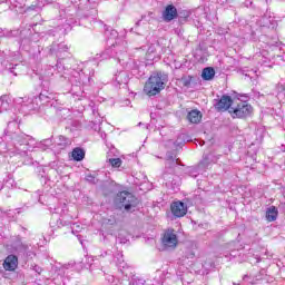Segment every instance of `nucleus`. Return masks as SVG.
<instances>
[{
  "mask_svg": "<svg viewBox=\"0 0 285 285\" xmlns=\"http://www.w3.org/2000/svg\"><path fill=\"white\" fill-rule=\"evenodd\" d=\"M177 7L174 4H168L165 10L163 11V19L167 23H170L173 19H177Z\"/></svg>",
  "mask_w": 285,
  "mask_h": 285,
  "instance_id": "11",
  "label": "nucleus"
},
{
  "mask_svg": "<svg viewBox=\"0 0 285 285\" xmlns=\"http://www.w3.org/2000/svg\"><path fill=\"white\" fill-rule=\"evenodd\" d=\"M112 48H114V52H116V55H117L118 61H121V56H119V52H126V48H124L121 50V47H119V45H117V42H116V45L112 43Z\"/></svg>",
  "mask_w": 285,
  "mask_h": 285,
  "instance_id": "24",
  "label": "nucleus"
},
{
  "mask_svg": "<svg viewBox=\"0 0 285 285\" xmlns=\"http://www.w3.org/2000/svg\"><path fill=\"white\" fill-rule=\"evenodd\" d=\"M42 146H46L47 148L52 146V139H46L42 141Z\"/></svg>",
  "mask_w": 285,
  "mask_h": 285,
  "instance_id": "32",
  "label": "nucleus"
},
{
  "mask_svg": "<svg viewBox=\"0 0 285 285\" xmlns=\"http://www.w3.org/2000/svg\"><path fill=\"white\" fill-rule=\"evenodd\" d=\"M185 86H188V82H185Z\"/></svg>",
  "mask_w": 285,
  "mask_h": 285,
  "instance_id": "49",
  "label": "nucleus"
},
{
  "mask_svg": "<svg viewBox=\"0 0 285 285\" xmlns=\"http://www.w3.org/2000/svg\"><path fill=\"white\" fill-rule=\"evenodd\" d=\"M94 6H97L99 3V0H92Z\"/></svg>",
  "mask_w": 285,
  "mask_h": 285,
  "instance_id": "39",
  "label": "nucleus"
},
{
  "mask_svg": "<svg viewBox=\"0 0 285 285\" xmlns=\"http://www.w3.org/2000/svg\"><path fill=\"white\" fill-rule=\"evenodd\" d=\"M237 285H242V284H237Z\"/></svg>",
  "mask_w": 285,
  "mask_h": 285,
  "instance_id": "51",
  "label": "nucleus"
},
{
  "mask_svg": "<svg viewBox=\"0 0 285 285\" xmlns=\"http://www.w3.org/2000/svg\"><path fill=\"white\" fill-rule=\"evenodd\" d=\"M171 213L174 217H184L188 213V207L183 202H175L171 204Z\"/></svg>",
  "mask_w": 285,
  "mask_h": 285,
  "instance_id": "9",
  "label": "nucleus"
},
{
  "mask_svg": "<svg viewBox=\"0 0 285 285\" xmlns=\"http://www.w3.org/2000/svg\"><path fill=\"white\" fill-rule=\"evenodd\" d=\"M167 186H171L173 188H179L181 181L179 180V176L171 175V179L167 180Z\"/></svg>",
  "mask_w": 285,
  "mask_h": 285,
  "instance_id": "21",
  "label": "nucleus"
},
{
  "mask_svg": "<svg viewBox=\"0 0 285 285\" xmlns=\"http://www.w3.org/2000/svg\"><path fill=\"white\" fill-rule=\"evenodd\" d=\"M189 175H190V177H198V175H199V166L198 167H191L190 169H189Z\"/></svg>",
  "mask_w": 285,
  "mask_h": 285,
  "instance_id": "27",
  "label": "nucleus"
},
{
  "mask_svg": "<svg viewBox=\"0 0 285 285\" xmlns=\"http://www.w3.org/2000/svg\"><path fill=\"white\" fill-rule=\"evenodd\" d=\"M68 50H69L68 45L61 42L59 45L51 46L49 49V52L51 55H55L56 52V57H58V59H65V57H68V55H70Z\"/></svg>",
  "mask_w": 285,
  "mask_h": 285,
  "instance_id": "8",
  "label": "nucleus"
},
{
  "mask_svg": "<svg viewBox=\"0 0 285 285\" xmlns=\"http://www.w3.org/2000/svg\"><path fill=\"white\" fill-rule=\"evenodd\" d=\"M187 119L188 121H190V124H199V121H202V111L197 109L189 111L187 115Z\"/></svg>",
  "mask_w": 285,
  "mask_h": 285,
  "instance_id": "15",
  "label": "nucleus"
},
{
  "mask_svg": "<svg viewBox=\"0 0 285 285\" xmlns=\"http://www.w3.org/2000/svg\"><path fill=\"white\" fill-rule=\"evenodd\" d=\"M16 250H18L19 253H26V250H28V245L23 243L16 244Z\"/></svg>",
  "mask_w": 285,
  "mask_h": 285,
  "instance_id": "26",
  "label": "nucleus"
},
{
  "mask_svg": "<svg viewBox=\"0 0 285 285\" xmlns=\"http://www.w3.org/2000/svg\"><path fill=\"white\" fill-rule=\"evenodd\" d=\"M92 12H94L95 14H97V10L92 9Z\"/></svg>",
  "mask_w": 285,
  "mask_h": 285,
  "instance_id": "48",
  "label": "nucleus"
},
{
  "mask_svg": "<svg viewBox=\"0 0 285 285\" xmlns=\"http://www.w3.org/2000/svg\"><path fill=\"white\" fill-rule=\"evenodd\" d=\"M107 164H109L111 168H121V164H124V161L121 158H107Z\"/></svg>",
  "mask_w": 285,
  "mask_h": 285,
  "instance_id": "22",
  "label": "nucleus"
},
{
  "mask_svg": "<svg viewBox=\"0 0 285 285\" xmlns=\"http://www.w3.org/2000/svg\"><path fill=\"white\" fill-rule=\"evenodd\" d=\"M72 233H79L81 230V225H77V223H75L71 227Z\"/></svg>",
  "mask_w": 285,
  "mask_h": 285,
  "instance_id": "30",
  "label": "nucleus"
},
{
  "mask_svg": "<svg viewBox=\"0 0 285 285\" xmlns=\"http://www.w3.org/2000/svg\"><path fill=\"white\" fill-rule=\"evenodd\" d=\"M168 77L161 73H155L149 77L148 81L145 83L144 92L148 95V97H155V95H159L161 90L166 88V81Z\"/></svg>",
  "mask_w": 285,
  "mask_h": 285,
  "instance_id": "2",
  "label": "nucleus"
},
{
  "mask_svg": "<svg viewBox=\"0 0 285 285\" xmlns=\"http://www.w3.org/2000/svg\"><path fill=\"white\" fill-rule=\"evenodd\" d=\"M38 99H39L40 101H46V99H48V96H46L45 94H40L39 97H38Z\"/></svg>",
  "mask_w": 285,
  "mask_h": 285,
  "instance_id": "34",
  "label": "nucleus"
},
{
  "mask_svg": "<svg viewBox=\"0 0 285 285\" xmlns=\"http://www.w3.org/2000/svg\"><path fill=\"white\" fill-rule=\"evenodd\" d=\"M243 279H244V282H246V279H248V275H244Z\"/></svg>",
  "mask_w": 285,
  "mask_h": 285,
  "instance_id": "42",
  "label": "nucleus"
},
{
  "mask_svg": "<svg viewBox=\"0 0 285 285\" xmlns=\"http://www.w3.org/2000/svg\"><path fill=\"white\" fill-rule=\"evenodd\" d=\"M88 2L90 3V0H88Z\"/></svg>",
  "mask_w": 285,
  "mask_h": 285,
  "instance_id": "50",
  "label": "nucleus"
},
{
  "mask_svg": "<svg viewBox=\"0 0 285 285\" xmlns=\"http://www.w3.org/2000/svg\"><path fill=\"white\" fill-rule=\"evenodd\" d=\"M17 266H19V258L16 255H9L3 262L4 271H17Z\"/></svg>",
  "mask_w": 285,
  "mask_h": 285,
  "instance_id": "12",
  "label": "nucleus"
},
{
  "mask_svg": "<svg viewBox=\"0 0 285 285\" xmlns=\"http://www.w3.org/2000/svg\"><path fill=\"white\" fill-rule=\"evenodd\" d=\"M57 146H59L61 150H65V148H68V146H72V140H70L68 137L59 136Z\"/></svg>",
  "mask_w": 285,
  "mask_h": 285,
  "instance_id": "18",
  "label": "nucleus"
},
{
  "mask_svg": "<svg viewBox=\"0 0 285 285\" xmlns=\"http://www.w3.org/2000/svg\"><path fill=\"white\" fill-rule=\"evenodd\" d=\"M138 282H139L141 285H144V284L146 283V281H144V279H138Z\"/></svg>",
  "mask_w": 285,
  "mask_h": 285,
  "instance_id": "40",
  "label": "nucleus"
},
{
  "mask_svg": "<svg viewBox=\"0 0 285 285\" xmlns=\"http://www.w3.org/2000/svg\"><path fill=\"white\" fill-rule=\"evenodd\" d=\"M76 14L77 8H75V6L60 10V17L61 19H66L68 26H75V23H77V20L75 19Z\"/></svg>",
  "mask_w": 285,
  "mask_h": 285,
  "instance_id": "6",
  "label": "nucleus"
},
{
  "mask_svg": "<svg viewBox=\"0 0 285 285\" xmlns=\"http://www.w3.org/2000/svg\"><path fill=\"white\" fill-rule=\"evenodd\" d=\"M60 224H62V226H69L70 225V223L69 222H62V220H60Z\"/></svg>",
  "mask_w": 285,
  "mask_h": 285,
  "instance_id": "38",
  "label": "nucleus"
},
{
  "mask_svg": "<svg viewBox=\"0 0 285 285\" xmlns=\"http://www.w3.org/2000/svg\"><path fill=\"white\" fill-rule=\"evenodd\" d=\"M202 78L204 81H212V79H215V69L213 67H207L203 69Z\"/></svg>",
  "mask_w": 285,
  "mask_h": 285,
  "instance_id": "16",
  "label": "nucleus"
},
{
  "mask_svg": "<svg viewBox=\"0 0 285 285\" xmlns=\"http://www.w3.org/2000/svg\"><path fill=\"white\" fill-rule=\"evenodd\" d=\"M233 104H235V99L230 98V96H223L215 106L217 110H228L230 112Z\"/></svg>",
  "mask_w": 285,
  "mask_h": 285,
  "instance_id": "10",
  "label": "nucleus"
},
{
  "mask_svg": "<svg viewBox=\"0 0 285 285\" xmlns=\"http://www.w3.org/2000/svg\"><path fill=\"white\" fill-rule=\"evenodd\" d=\"M116 204L119 205V208H125L127 213H131L139 205V199L129 191H120L116 196Z\"/></svg>",
  "mask_w": 285,
  "mask_h": 285,
  "instance_id": "4",
  "label": "nucleus"
},
{
  "mask_svg": "<svg viewBox=\"0 0 285 285\" xmlns=\"http://www.w3.org/2000/svg\"><path fill=\"white\" fill-rule=\"evenodd\" d=\"M0 190H3V184L0 183Z\"/></svg>",
  "mask_w": 285,
  "mask_h": 285,
  "instance_id": "45",
  "label": "nucleus"
},
{
  "mask_svg": "<svg viewBox=\"0 0 285 285\" xmlns=\"http://www.w3.org/2000/svg\"><path fill=\"white\" fill-rule=\"evenodd\" d=\"M122 258H124V255L118 254L117 261H116V264H117L118 268H126V264L124 263Z\"/></svg>",
  "mask_w": 285,
  "mask_h": 285,
  "instance_id": "25",
  "label": "nucleus"
},
{
  "mask_svg": "<svg viewBox=\"0 0 285 285\" xmlns=\"http://www.w3.org/2000/svg\"><path fill=\"white\" fill-rule=\"evenodd\" d=\"M117 37H119V32H117V30L112 29L110 31V39H117Z\"/></svg>",
  "mask_w": 285,
  "mask_h": 285,
  "instance_id": "31",
  "label": "nucleus"
},
{
  "mask_svg": "<svg viewBox=\"0 0 285 285\" xmlns=\"http://www.w3.org/2000/svg\"><path fill=\"white\" fill-rule=\"evenodd\" d=\"M12 6L16 10V12H23V9L26 8V0H13Z\"/></svg>",
  "mask_w": 285,
  "mask_h": 285,
  "instance_id": "20",
  "label": "nucleus"
},
{
  "mask_svg": "<svg viewBox=\"0 0 285 285\" xmlns=\"http://www.w3.org/2000/svg\"><path fill=\"white\" fill-rule=\"evenodd\" d=\"M17 244H23V243L21 242V237H17L16 240L13 242L14 248H17Z\"/></svg>",
  "mask_w": 285,
  "mask_h": 285,
  "instance_id": "35",
  "label": "nucleus"
},
{
  "mask_svg": "<svg viewBox=\"0 0 285 285\" xmlns=\"http://www.w3.org/2000/svg\"><path fill=\"white\" fill-rule=\"evenodd\" d=\"M266 218L268 222H275V219H277V209L275 207L268 208Z\"/></svg>",
  "mask_w": 285,
  "mask_h": 285,
  "instance_id": "23",
  "label": "nucleus"
},
{
  "mask_svg": "<svg viewBox=\"0 0 285 285\" xmlns=\"http://www.w3.org/2000/svg\"><path fill=\"white\" fill-rule=\"evenodd\" d=\"M71 157L75 161H83L86 151L79 147H76L71 153Z\"/></svg>",
  "mask_w": 285,
  "mask_h": 285,
  "instance_id": "17",
  "label": "nucleus"
},
{
  "mask_svg": "<svg viewBox=\"0 0 285 285\" xmlns=\"http://www.w3.org/2000/svg\"><path fill=\"white\" fill-rule=\"evenodd\" d=\"M43 3L46 6H50V3H55V0H43Z\"/></svg>",
  "mask_w": 285,
  "mask_h": 285,
  "instance_id": "37",
  "label": "nucleus"
},
{
  "mask_svg": "<svg viewBox=\"0 0 285 285\" xmlns=\"http://www.w3.org/2000/svg\"><path fill=\"white\" fill-rule=\"evenodd\" d=\"M12 184H14V180L12 178H9L8 180H6L7 188H10V186H12Z\"/></svg>",
  "mask_w": 285,
  "mask_h": 285,
  "instance_id": "33",
  "label": "nucleus"
},
{
  "mask_svg": "<svg viewBox=\"0 0 285 285\" xmlns=\"http://www.w3.org/2000/svg\"><path fill=\"white\" fill-rule=\"evenodd\" d=\"M0 3H8V0H0Z\"/></svg>",
  "mask_w": 285,
  "mask_h": 285,
  "instance_id": "43",
  "label": "nucleus"
},
{
  "mask_svg": "<svg viewBox=\"0 0 285 285\" xmlns=\"http://www.w3.org/2000/svg\"><path fill=\"white\" fill-rule=\"evenodd\" d=\"M163 177H164V179H168V175L167 174L163 175Z\"/></svg>",
  "mask_w": 285,
  "mask_h": 285,
  "instance_id": "44",
  "label": "nucleus"
},
{
  "mask_svg": "<svg viewBox=\"0 0 285 285\" xmlns=\"http://www.w3.org/2000/svg\"><path fill=\"white\" fill-rule=\"evenodd\" d=\"M120 244H126V239L120 240Z\"/></svg>",
  "mask_w": 285,
  "mask_h": 285,
  "instance_id": "46",
  "label": "nucleus"
},
{
  "mask_svg": "<svg viewBox=\"0 0 285 285\" xmlns=\"http://www.w3.org/2000/svg\"><path fill=\"white\" fill-rule=\"evenodd\" d=\"M30 10H33L35 12H37V10H39V7L37 4H31L27 7L26 10H23V12H30Z\"/></svg>",
  "mask_w": 285,
  "mask_h": 285,
  "instance_id": "28",
  "label": "nucleus"
},
{
  "mask_svg": "<svg viewBox=\"0 0 285 285\" xmlns=\"http://www.w3.org/2000/svg\"><path fill=\"white\" fill-rule=\"evenodd\" d=\"M166 159V168L173 169L175 166H179V159H175L171 153H167Z\"/></svg>",
  "mask_w": 285,
  "mask_h": 285,
  "instance_id": "19",
  "label": "nucleus"
},
{
  "mask_svg": "<svg viewBox=\"0 0 285 285\" xmlns=\"http://www.w3.org/2000/svg\"><path fill=\"white\" fill-rule=\"evenodd\" d=\"M39 98H18L16 99V104H20L22 108H26L29 110V112H32V110H38L39 109Z\"/></svg>",
  "mask_w": 285,
  "mask_h": 285,
  "instance_id": "7",
  "label": "nucleus"
},
{
  "mask_svg": "<svg viewBox=\"0 0 285 285\" xmlns=\"http://www.w3.org/2000/svg\"><path fill=\"white\" fill-rule=\"evenodd\" d=\"M232 257H237V254H235V252L230 253Z\"/></svg>",
  "mask_w": 285,
  "mask_h": 285,
  "instance_id": "41",
  "label": "nucleus"
},
{
  "mask_svg": "<svg viewBox=\"0 0 285 285\" xmlns=\"http://www.w3.org/2000/svg\"><path fill=\"white\" fill-rule=\"evenodd\" d=\"M88 178H89V179H95V177H92L91 175H90V176H88Z\"/></svg>",
  "mask_w": 285,
  "mask_h": 285,
  "instance_id": "47",
  "label": "nucleus"
},
{
  "mask_svg": "<svg viewBox=\"0 0 285 285\" xmlns=\"http://www.w3.org/2000/svg\"><path fill=\"white\" fill-rule=\"evenodd\" d=\"M163 246L165 248H176L178 244L177 233H175V229H167L163 236Z\"/></svg>",
  "mask_w": 285,
  "mask_h": 285,
  "instance_id": "5",
  "label": "nucleus"
},
{
  "mask_svg": "<svg viewBox=\"0 0 285 285\" xmlns=\"http://www.w3.org/2000/svg\"><path fill=\"white\" fill-rule=\"evenodd\" d=\"M12 107V99H10V96L3 95L0 97V114L7 112V110H10Z\"/></svg>",
  "mask_w": 285,
  "mask_h": 285,
  "instance_id": "13",
  "label": "nucleus"
},
{
  "mask_svg": "<svg viewBox=\"0 0 285 285\" xmlns=\"http://www.w3.org/2000/svg\"><path fill=\"white\" fill-rule=\"evenodd\" d=\"M52 70H55V67H51L49 71H47L45 75L46 77H52Z\"/></svg>",
  "mask_w": 285,
  "mask_h": 285,
  "instance_id": "36",
  "label": "nucleus"
},
{
  "mask_svg": "<svg viewBox=\"0 0 285 285\" xmlns=\"http://www.w3.org/2000/svg\"><path fill=\"white\" fill-rule=\"evenodd\" d=\"M17 128V122H9L4 135L0 138V155L11 153L26 157L30 150V141H35L32 136L26 135Z\"/></svg>",
  "mask_w": 285,
  "mask_h": 285,
  "instance_id": "1",
  "label": "nucleus"
},
{
  "mask_svg": "<svg viewBox=\"0 0 285 285\" xmlns=\"http://www.w3.org/2000/svg\"><path fill=\"white\" fill-rule=\"evenodd\" d=\"M253 112V106L240 99H235L233 106L229 108V115L233 119H245Z\"/></svg>",
  "mask_w": 285,
  "mask_h": 285,
  "instance_id": "3",
  "label": "nucleus"
},
{
  "mask_svg": "<svg viewBox=\"0 0 285 285\" xmlns=\"http://www.w3.org/2000/svg\"><path fill=\"white\" fill-rule=\"evenodd\" d=\"M141 26V20L136 22L135 28L130 29V32H135L136 35H139V30H137V28H139Z\"/></svg>",
  "mask_w": 285,
  "mask_h": 285,
  "instance_id": "29",
  "label": "nucleus"
},
{
  "mask_svg": "<svg viewBox=\"0 0 285 285\" xmlns=\"http://www.w3.org/2000/svg\"><path fill=\"white\" fill-rule=\"evenodd\" d=\"M114 79L118 86H127L129 81L128 72L119 71L118 73L115 75Z\"/></svg>",
  "mask_w": 285,
  "mask_h": 285,
  "instance_id": "14",
  "label": "nucleus"
}]
</instances>
